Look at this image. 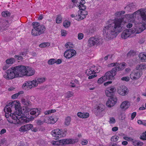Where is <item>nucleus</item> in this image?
Segmentation results:
<instances>
[{
    "label": "nucleus",
    "mask_w": 146,
    "mask_h": 146,
    "mask_svg": "<svg viewBox=\"0 0 146 146\" xmlns=\"http://www.w3.org/2000/svg\"><path fill=\"white\" fill-rule=\"evenodd\" d=\"M125 17L126 19L125 20L123 18H121L116 19L114 21H110L108 25L104 27L103 29L104 36L108 39L116 37L121 31L123 25L127 22H133L135 27L124 30L121 35L122 38L132 37L146 29V8H141L133 13L126 14Z\"/></svg>",
    "instance_id": "1"
},
{
    "label": "nucleus",
    "mask_w": 146,
    "mask_h": 146,
    "mask_svg": "<svg viewBox=\"0 0 146 146\" xmlns=\"http://www.w3.org/2000/svg\"><path fill=\"white\" fill-rule=\"evenodd\" d=\"M19 65L11 68L7 70L3 77L7 80H11L15 78L21 77Z\"/></svg>",
    "instance_id": "2"
},
{
    "label": "nucleus",
    "mask_w": 146,
    "mask_h": 146,
    "mask_svg": "<svg viewBox=\"0 0 146 146\" xmlns=\"http://www.w3.org/2000/svg\"><path fill=\"white\" fill-rule=\"evenodd\" d=\"M33 28L31 31V34L36 36L43 33L46 30L45 26L40 25L37 22H33L32 24Z\"/></svg>",
    "instance_id": "3"
},
{
    "label": "nucleus",
    "mask_w": 146,
    "mask_h": 146,
    "mask_svg": "<svg viewBox=\"0 0 146 146\" xmlns=\"http://www.w3.org/2000/svg\"><path fill=\"white\" fill-rule=\"evenodd\" d=\"M21 77L24 76H31L33 75L35 72V69L31 67L23 65H19Z\"/></svg>",
    "instance_id": "4"
},
{
    "label": "nucleus",
    "mask_w": 146,
    "mask_h": 146,
    "mask_svg": "<svg viewBox=\"0 0 146 146\" xmlns=\"http://www.w3.org/2000/svg\"><path fill=\"white\" fill-rule=\"evenodd\" d=\"M66 133V129H64L63 131L61 129H56L53 130L51 132V134L55 140H58L60 138L65 137Z\"/></svg>",
    "instance_id": "5"
},
{
    "label": "nucleus",
    "mask_w": 146,
    "mask_h": 146,
    "mask_svg": "<svg viewBox=\"0 0 146 146\" xmlns=\"http://www.w3.org/2000/svg\"><path fill=\"white\" fill-rule=\"evenodd\" d=\"M78 139L77 138L75 139H62L59 141H51V143L53 145H64L66 144H71L77 142Z\"/></svg>",
    "instance_id": "6"
},
{
    "label": "nucleus",
    "mask_w": 146,
    "mask_h": 146,
    "mask_svg": "<svg viewBox=\"0 0 146 146\" xmlns=\"http://www.w3.org/2000/svg\"><path fill=\"white\" fill-rule=\"evenodd\" d=\"M88 45L90 47L94 46H98L102 44L103 42L102 38L97 37L90 38L88 41Z\"/></svg>",
    "instance_id": "7"
},
{
    "label": "nucleus",
    "mask_w": 146,
    "mask_h": 146,
    "mask_svg": "<svg viewBox=\"0 0 146 146\" xmlns=\"http://www.w3.org/2000/svg\"><path fill=\"white\" fill-rule=\"evenodd\" d=\"M17 116L16 120H14L13 121L14 124H21L24 122L27 123L29 121V119L24 117L23 113L21 112L17 114Z\"/></svg>",
    "instance_id": "8"
},
{
    "label": "nucleus",
    "mask_w": 146,
    "mask_h": 146,
    "mask_svg": "<svg viewBox=\"0 0 146 146\" xmlns=\"http://www.w3.org/2000/svg\"><path fill=\"white\" fill-rule=\"evenodd\" d=\"M119 68L115 67L113 68L111 71L106 72L105 75L108 80H113L114 79V76L116 74V72L119 71Z\"/></svg>",
    "instance_id": "9"
},
{
    "label": "nucleus",
    "mask_w": 146,
    "mask_h": 146,
    "mask_svg": "<svg viewBox=\"0 0 146 146\" xmlns=\"http://www.w3.org/2000/svg\"><path fill=\"white\" fill-rule=\"evenodd\" d=\"M41 111V109L39 108H33L31 109L28 107L26 108V110L24 111V112L27 113L28 112H30L31 115H35L36 117L38 116L40 114Z\"/></svg>",
    "instance_id": "10"
},
{
    "label": "nucleus",
    "mask_w": 146,
    "mask_h": 146,
    "mask_svg": "<svg viewBox=\"0 0 146 146\" xmlns=\"http://www.w3.org/2000/svg\"><path fill=\"white\" fill-rule=\"evenodd\" d=\"M10 107H14L15 110H16V112L15 113H19L21 112L22 113L23 112L21 110V104L17 100H15L9 103V105Z\"/></svg>",
    "instance_id": "11"
},
{
    "label": "nucleus",
    "mask_w": 146,
    "mask_h": 146,
    "mask_svg": "<svg viewBox=\"0 0 146 146\" xmlns=\"http://www.w3.org/2000/svg\"><path fill=\"white\" fill-rule=\"evenodd\" d=\"M142 74V71L134 70L131 72L130 74V77L132 80H136L140 78Z\"/></svg>",
    "instance_id": "12"
},
{
    "label": "nucleus",
    "mask_w": 146,
    "mask_h": 146,
    "mask_svg": "<svg viewBox=\"0 0 146 146\" xmlns=\"http://www.w3.org/2000/svg\"><path fill=\"white\" fill-rule=\"evenodd\" d=\"M117 92L120 95L125 96L128 94V90L125 86L121 85L118 88Z\"/></svg>",
    "instance_id": "13"
},
{
    "label": "nucleus",
    "mask_w": 146,
    "mask_h": 146,
    "mask_svg": "<svg viewBox=\"0 0 146 146\" xmlns=\"http://www.w3.org/2000/svg\"><path fill=\"white\" fill-rule=\"evenodd\" d=\"M17 112L16 113L13 114L11 115V113L6 112L5 113V116L7 118L8 121L10 123L14 124L13 122L14 120H16V118H17Z\"/></svg>",
    "instance_id": "14"
},
{
    "label": "nucleus",
    "mask_w": 146,
    "mask_h": 146,
    "mask_svg": "<svg viewBox=\"0 0 146 146\" xmlns=\"http://www.w3.org/2000/svg\"><path fill=\"white\" fill-rule=\"evenodd\" d=\"M76 53V51L74 49H68L64 52V56L66 58L70 59L75 56Z\"/></svg>",
    "instance_id": "15"
},
{
    "label": "nucleus",
    "mask_w": 146,
    "mask_h": 146,
    "mask_svg": "<svg viewBox=\"0 0 146 146\" xmlns=\"http://www.w3.org/2000/svg\"><path fill=\"white\" fill-rule=\"evenodd\" d=\"M117 99L115 96H113L109 98L106 102V105L108 107L113 106L117 103Z\"/></svg>",
    "instance_id": "16"
},
{
    "label": "nucleus",
    "mask_w": 146,
    "mask_h": 146,
    "mask_svg": "<svg viewBox=\"0 0 146 146\" xmlns=\"http://www.w3.org/2000/svg\"><path fill=\"white\" fill-rule=\"evenodd\" d=\"M131 106L130 102L128 100L123 101L120 105V107L121 110L125 111L128 109Z\"/></svg>",
    "instance_id": "17"
},
{
    "label": "nucleus",
    "mask_w": 146,
    "mask_h": 146,
    "mask_svg": "<svg viewBox=\"0 0 146 146\" xmlns=\"http://www.w3.org/2000/svg\"><path fill=\"white\" fill-rule=\"evenodd\" d=\"M33 127V125L31 124H28L23 125L19 129V131L22 132H24L30 129Z\"/></svg>",
    "instance_id": "18"
},
{
    "label": "nucleus",
    "mask_w": 146,
    "mask_h": 146,
    "mask_svg": "<svg viewBox=\"0 0 146 146\" xmlns=\"http://www.w3.org/2000/svg\"><path fill=\"white\" fill-rule=\"evenodd\" d=\"M115 91V88L111 86L107 88L105 91L106 94L107 96L110 97Z\"/></svg>",
    "instance_id": "19"
},
{
    "label": "nucleus",
    "mask_w": 146,
    "mask_h": 146,
    "mask_svg": "<svg viewBox=\"0 0 146 146\" xmlns=\"http://www.w3.org/2000/svg\"><path fill=\"white\" fill-rule=\"evenodd\" d=\"M125 13V12L124 11H117V12H116L115 13V15H115V18L114 19V20H109V21H108V23L107 24V25L106 26H108V23H109V22H110V21H114L115 20V19H119V18H123L124 20H125V19H126L125 18H125H124V17H120L119 18H118V17H120L122 15H123Z\"/></svg>",
    "instance_id": "20"
},
{
    "label": "nucleus",
    "mask_w": 146,
    "mask_h": 146,
    "mask_svg": "<svg viewBox=\"0 0 146 146\" xmlns=\"http://www.w3.org/2000/svg\"><path fill=\"white\" fill-rule=\"evenodd\" d=\"M136 69L139 71L146 70V64L141 63L139 64L136 65L135 67Z\"/></svg>",
    "instance_id": "21"
},
{
    "label": "nucleus",
    "mask_w": 146,
    "mask_h": 146,
    "mask_svg": "<svg viewBox=\"0 0 146 146\" xmlns=\"http://www.w3.org/2000/svg\"><path fill=\"white\" fill-rule=\"evenodd\" d=\"M21 102L25 106V108L28 107H31L32 105V103L29 100L24 98L21 99Z\"/></svg>",
    "instance_id": "22"
},
{
    "label": "nucleus",
    "mask_w": 146,
    "mask_h": 146,
    "mask_svg": "<svg viewBox=\"0 0 146 146\" xmlns=\"http://www.w3.org/2000/svg\"><path fill=\"white\" fill-rule=\"evenodd\" d=\"M136 7L135 4L131 3L127 5L125 8V9L129 12H131V11Z\"/></svg>",
    "instance_id": "23"
},
{
    "label": "nucleus",
    "mask_w": 146,
    "mask_h": 146,
    "mask_svg": "<svg viewBox=\"0 0 146 146\" xmlns=\"http://www.w3.org/2000/svg\"><path fill=\"white\" fill-rule=\"evenodd\" d=\"M90 66L92 68L94 74L98 73L100 72L101 69V67L100 66H96L94 65H91Z\"/></svg>",
    "instance_id": "24"
},
{
    "label": "nucleus",
    "mask_w": 146,
    "mask_h": 146,
    "mask_svg": "<svg viewBox=\"0 0 146 146\" xmlns=\"http://www.w3.org/2000/svg\"><path fill=\"white\" fill-rule=\"evenodd\" d=\"M139 57L141 61L146 62V53H141L139 54Z\"/></svg>",
    "instance_id": "25"
},
{
    "label": "nucleus",
    "mask_w": 146,
    "mask_h": 146,
    "mask_svg": "<svg viewBox=\"0 0 146 146\" xmlns=\"http://www.w3.org/2000/svg\"><path fill=\"white\" fill-rule=\"evenodd\" d=\"M31 89L35 87L38 85V83L36 80H33L32 81H29Z\"/></svg>",
    "instance_id": "26"
},
{
    "label": "nucleus",
    "mask_w": 146,
    "mask_h": 146,
    "mask_svg": "<svg viewBox=\"0 0 146 146\" xmlns=\"http://www.w3.org/2000/svg\"><path fill=\"white\" fill-rule=\"evenodd\" d=\"M49 119V118H48ZM50 121L51 124H54L58 120V118L55 115H53L50 117Z\"/></svg>",
    "instance_id": "27"
},
{
    "label": "nucleus",
    "mask_w": 146,
    "mask_h": 146,
    "mask_svg": "<svg viewBox=\"0 0 146 146\" xmlns=\"http://www.w3.org/2000/svg\"><path fill=\"white\" fill-rule=\"evenodd\" d=\"M107 80V78L104 74V76H102L98 79V83L99 84H101L104 82L106 81Z\"/></svg>",
    "instance_id": "28"
},
{
    "label": "nucleus",
    "mask_w": 146,
    "mask_h": 146,
    "mask_svg": "<svg viewBox=\"0 0 146 146\" xmlns=\"http://www.w3.org/2000/svg\"><path fill=\"white\" fill-rule=\"evenodd\" d=\"M132 144L135 146H141L143 145V143L141 141L133 140Z\"/></svg>",
    "instance_id": "29"
},
{
    "label": "nucleus",
    "mask_w": 146,
    "mask_h": 146,
    "mask_svg": "<svg viewBox=\"0 0 146 146\" xmlns=\"http://www.w3.org/2000/svg\"><path fill=\"white\" fill-rule=\"evenodd\" d=\"M46 80L45 77H40L36 79L38 84H41L45 82Z\"/></svg>",
    "instance_id": "30"
},
{
    "label": "nucleus",
    "mask_w": 146,
    "mask_h": 146,
    "mask_svg": "<svg viewBox=\"0 0 146 146\" xmlns=\"http://www.w3.org/2000/svg\"><path fill=\"white\" fill-rule=\"evenodd\" d=\"M30 84L29 81H26L23 83L22 85V88L25 90H27V88H29L31 89V87L30 86Z\"/></svg>",
    "instance_id": "31"
},
{
    "label": "nucleus",
    "mask_w": 146,
    "mask_h": 146,
    "mask_svg": "<svg viewBox=\"0 0 146 146\" xmlns=\"http://www.w3.org/2000/svg\"><path fill=\"white\" fill-rule=\"evenodd\" d=\"M11 23V21H9L7 20H4L3 22V26L5 29L9 27Z\"/></svg>",
    "instance_id": "32"
},
{
    "label": "nucleus",
    "mask_w": 146,
    "mask_h": 146,
    "mask_svg": "<svg viewBox=\"0 0 146 146\" xmlns=\"http://www.w3.org/2000/svg\"><path fill=\"white\" fill-rule=\"evenodd\" d=\"M87 86L89 89L91 90H93L96 88V87L92 83H88L87 85Z\"/></svg>",
    "instance_id": "33"
},
{
    "label": "nucleus",
    "mask_w": 146,
    "mask_h": 146,
    "mask_svg": "<svg viewBox=\"0 0 146 146\" xmlns=\"http://www.w3.org/2000/svg\"><path fill=\"white\" fill-rule=\"evenodd\" d=\"M80 15H81V18L83 19L86 17V16L88 14V12L86 11H79Z\"/></svg>",
    "instance_id": "34"
},
{
    "label": "nucleus",
    "mask_w": 146,
    "mask_h": 146,
    "mask_svg": "<svg viewBox=\"0 0 146 146\" xmlns=\"http://www.w3.org/2000/svg\"><path fill=\"white\" fill-rule=\"evenodd\" d=\"M104 110V106L103 105H100L97 107V111L98 113H101Z\"/></svg>",
    "instance_id": "35"
},
{
    "label": "nucleus",
    "mask_w": 146,
    "mask_h": 146,
    "mask_svg": "<svg viewBox=\"0 0 146 146\" xmlns=\"http://www.w3.org/2000/svg\"><path fill=\"white\" fill-rule=\"evenodd\" d=\"M71 121V118L70 117H67L66 118L65 120V124L67 125H69L70 124Z\"/></svg>",
    "instance_id": "36"
},
{
    "label": "nucleus",
    "mask_w": 146,
    "mask_h": 146,
    "mask_svg": "<svg viewBox=\"0 0 146 146\" xmlns=\"http://www.w3.org/2000/svg\"><path fill=\"white\" fill-rule=\"evenodd\" d=\"M2 16L4 17H7L10 16L11 15L10 12L7 11H3L2 13Z\"/></svg>",
    "instance_id": "37"
},
{
    "label": "nucleus",
    "mask_w": 146,
    "mask_h": 146,
    "mask_svg": "<svg viewBox=\"0 0 146 146\" xmlns=\"http://www.w3.org/2000/svg\"><path fill=\"white\" fill-rule=\"evenodd\" d=\"M86 73L88 76H89L92 74H94L90 66L88 69L86 70Z\"/></svg>",
    "instance_id": "38"
},
{
    "label": "nucleus",
    "mask_w": 146,
    "mask_h": 146,
    "mask_svg": "<svg viewBox=\"0 0 146 146\" xmlns=\"http://www.w3.org/2000/svg\"><path fill=\"white\" fill-rule=\"evenodd\" d=\"M15 61V60L14 58H10L7 59L6 61V62L7 64H11Z\"/></svg>",
    "instance_id": "39"
},
{
    "label": "nucleus",
    "mask_w": 146,
    "mask_h": 146,
    "mask_svg": "<svg viewBox=\"0 0 146 146\" xmlns=\"http://www.w3.org/2000/svg\"><path fill=\"white\" fill-rule=\"evenodd\" d=\"M77 6H78L80 10L82 11H84L86 8V7L84 4H81L79 5L77 4Z\"/></svg>",
    "instance_id": "40"
},
{
    "label": "nucleus",
    "mask_w": 146,
    "mask_h": 146,
    "mask_svg": "<svg viewBox=\"0 0 146 146\" xmlns=\"http://www.w3.org/2000/svg\"><path fill=\"white\" fill-rule=\"evenodd\" d=\"M23 92L22 91H20L18 93L15 94L12 96L11 98L13 99H15L18 97L19 95L23 94Z\"/></svg>",
    "instance_id": "41"
},
{
    "label": "nucleus",
    "mask_w": 146,
    "mask_h": 146,
    "mask_svg": "<svg viewBox=\"0 0 146 146\" xmlns=\"http://www.w3.org/2000/svg\"><path fill=\"white\" fill-rule=\"evenodd\" d=\"M70 22L69 21L65 20L63 22V26L65 28H68L70 26Z\"/></svg>",
    "instance_id": "42"
},
{
    "label": "nucleus",
    "mask_w": 146,
    "mask_h": 146,
    "mask_svg": "<svg viewBox=\"0 0 146 146\" xmlns=\"http://www.w3.org/2000/svg\"><path fill=\"white\" fill-rule=\"evenodd\" d=\"M50 45V43L49 42H44L42 43L39 45L40 47L43 48L48 46Z\"/></svg>",
    "instance_id": "43"
},
{
    "label": "nucleus",
    "mask_w": 146,
    "mask_h": 146,
    "mask_svg": "<svg viewBox=\"0 0 146 146\" xmlns=\"http://www.w3.org/2000/svg\"><path fill=\"white\" fill-rule=\"evenodd\" d=\"M56 111L55 109H51L45 111L44 113L45 115L49 114L51 113H54Z\"/></svg>",
    "instance_id": "44"
},
{
    "label": "nucleus",
    "mask_w": 146,
    "mask_h": 146,
    "mask_svg": "<svg viewBox=\"0 0 146 146\" xmlns=\"http://www.w3.org/2000/svg\"><path fill=\"white\" fill-rule=\"evenodd\" d=\"M73 95V92L70 91L68 92L65 94V97L66 98H68L72 97Z\"/></svg>",
    "instance_id": "45"
},
{
    "label": "nucleus",
    "mask_w": 146,
    "mask_h": 146,
    "mask_svg": "<svg viewBox=\"0 0 146 146\" xmlns=\"http://www.w3.org/2000/svg\"><path fill=\"white\" fill-rule=\"evenodd\" d=\"M9 105V103L8 105L6 106V107L4 109V110L5 111L6 110L7 112L10 113H11V107H10Z\"/></svg>",
    "instance_id": "46"
},
{
    "label": "nucleus",
    "mask_w": 146,
    "mask_h": 146,
    "mask_svg": "<svg viewBox=\"0 0 146 146\" xmlns=\"http://www.w3.org/2000/svg\"><path fill=\"white\" fill-rule=\"evenodd\" d=\"M62 18L60 15H58L57 16L56 19V22L57 23H60L62 22Z\"/></svg>",
    "instance_id": "47"
},
{
    "label": "nucleus",
    "mask_w": 146,
    "mask_h": 146,
    "mask_svg": "<svg viewBox=\"0 0 146 146\" xmlns=\"http://www.w3.org/2000/svg\"><path fill=\"white\" fill-rule=\"evenodd\" d=\"M56 62L55 59L54 58H51L48 61V64L49 65H52L54 64Z\"/></svg>",
    "instance_id": "48"
},
{
    "label": "nucleus",
    "mask_w": 146,
    "mask_h": 146,
    "mask_svg": "<svg viewBox=\"0 0 146 146\" xmlns=\"http://www.w3.org/2000/svg\"><path fill=\"white\" fill-rule=\"evenodd\" d=\"M119 137L116 135L113 136L111 139V141L116 142L118 139Z\"/></svg>",
    "instance_id": "49"
},
{
    "label": "nucleus",
    "mask_w": 146,
    "mask_h": 146,
    "mask_svg": "<svg viewBox=\"0 0 146 146\" xmlns=\"http://www.w3.org/2000/svg\"><path fill=\"white\" fill-rule=\"evenodd\" d=\"M81 16V15L78 11V14L76 15L75 19L78 21H80L82 20L83 19H82Z\"/></svg>",
    "instance_id": "50"
},
{
    "label": "nucleus",
    "mask_w": 146,
    "mask_h": 146,
    "mask_svg": "<svg viewBox=\"0 0 146 146\" xmlns=\"http://www.w3.org/2000/svg\"><path fill=\"white\" fill-rule=\"evenodd\" d=\"M126 64L125 63H123L122 64H119L118 66H117V67L119 68V70H120L123 69L125 67Z\"/></svg>",
    "instance_id": "51"
},
{
    "label": "nucleus",
    "mask_w": 146,
    "mask_h": 146,
    "mask_svg": "<svg viewBox=\"0 0 146 146\" xmlns=\"http://www.w3.org/2000/svg\"><path fill=\"white\" fill-rule=\"evenodd\" d=\"M123 138L124 139L129 141H133V139L131 137H129L127 136H124Z\"/></svg>",
    "instance_id": "52"
},
{
    "label": "nucleus",
    "mask_w": 146,
    "mask_h": 146,
    "mask_svg": "<svg viewBox=\"0 0 146 146\" xmlns=\"http://www.w3.org/2000/svg\"><path fill=\"white\" fill-rule=\"evenodd\" d=\"M119 65V63L117 62L113 63L110 64H109L108 65V67H112L113 66H116L118 67L117 66Z\"/></svg>",
    "instance_id": "53"
},
{
    "label": "nucleus",
    "mask_w": 146,
    "mask_h": 146,
    "mask_svg": "<svg viewBox=\"0 0 146 146\" xmlns=\"http://www.w3.org/2000/svg\"><path fill=\"white\" fill-rule=\"evenodd\" d=\"M72 43L68 42L65 45V46L67 48H70L72 47Z\"/></svg>",
    "instance_id": "54"
},
{
    "label": "nucleus",
    "mask_w": 146,
    "mask_h": 146,
    "mask_svg": "<svg viewBox=\"0 0 146 146\" xmlns=\"http://www.w3.org/2000/svg\"><path fill=\"white\" fill-rule=\"evenodd\" d=\"M109 123L110 124L114 123L115 122V120L113 117H111L109 118Z\"/></svg>",
    "instance_id": "55"
},
{
    "label": "nucleus",
    "mask_w": 146,
    "mask_h": 146,
    "mask_svg": "<svg viewBox=\"0 0 146 146\" xmlns=\"http://www.w3.org/2000/svg\"><path fill=\"white\" fill-rule=\"evenodd\" d=\"M88 142V141L87 140L83 139L82 140L81 143L82 145H87Z\"/></svg>",
    "instance_id": "56"
},
{
    "label": "nucleus",
    "mask_w": 146,
    "mask_h": 146,
    "mask_svg": "<svg viewBox=\"0 0 146 146\" xmlns=\"http://www.w3.org/2000/svg\"><path fill=\"white\" fill-rule=\"evenodd\" d=\"M140 138L143 140H146V131L143 133L141 136Z\"/></svg>",
    "instance_id": "57"
},
{
    "label": "nucleus",
    "mask_w": 146,
    "mask_h": 146,
    "mask_svg": "<svg viewBox=\"0 0 146 146\" xmlns=\"http://www.w3.org/2000/svg\"><path fill=\"white\" fill-rule=\"evenodd\" d=\"M68 32L66 31L62 30L61 31V35L62 36H65L67 34Z\"/></svg>",
    "instance_id": "58"
},
{
    "label": "nucleus",
    "mask_w": 146,
    "mask_h": 146,
    "mask_svg": "<svg viewBox=\"0 0 146 146\" xmlns=\"http://www.w3.org/2000/svg\"><path fill=\"white\" fill-rule=\"evenodd\" d=\"M135 54V52L133 51H130L127 54L128 56H134Z\"/></svg>",
    "instance_id": "59"
},
{
    "label": "nucleus",
    "mask_w": 146,
    "mask_h": 146,
    "mask_svg": "<svg viewBox=\"0 0 146 146\" xmlns=\"http://www.w3.org/2000/svg\"><path fill=\"white\" fill-rule=\"evenodd\" d=\"M121 80L123 81L128 82L130 78L128 76H125L122 78H121Z\"/></svg>",
    "instance_id": "60"
},
{
    "label": "nucleus",
    "mask_w": 146,
    "mask_h": 146,
    "mask_svg": "<svg viewBox=\"0 0 146 146\" xmlns=\"http://www.w3.org/2000/svg\"><path fill=\"white\" fill-rule=\"evenodd\" d=\"M84 35L82 33H79L78 34V38L79 40L82 39L84 37Z\"/></svg>",
    "instance_id": "61"
},
{
    "label": "nucleus",
    "mask_w": 146,
    "mask_h": 146,
    "mask_svg": "<svg viewBox=\"0 0 146 146\" xmlns=\"http://www.w3.org/2000/svg\"><path fill=\"white\" fill-rule=\"evenodd\" d=\"M94 31V29L93 27H90L89 29L88 32L89 34L92 33Z\"/></svg>",
    "instance_id": "62"
},
{
    "label": "nucleus",
    "mask_w": 146,
    "mask_h": 146,
    "mask_svg": "<svg viewBox=\"0 0 146 146\" xmlns=\"http://www.w3.org/2000/svg\"><path fill=\"white\" fill-rule=\"evenodd\" d=\"M48 118H50V117H46L45 118L44 121L46 123H50L51 124V121H50V119H48Z\"/></svg>",
    "instance_id": "63"
},
{
    "label": "nucleus",
    "mask_w": 146,
    "mask_h": 146,
    "mask_svg": "<svg viewBox=\"0 0 146 146\" xmlns=\"http://www.w3.org/2000/svg\"><path fill=\"white\" fill-rule=\"evenodd\" d=\"M83 117H84L83 118H87L89 117V114L87 112L83 113Z\"/></svg>",
    "instance_id": "64"
}]
</instances>
